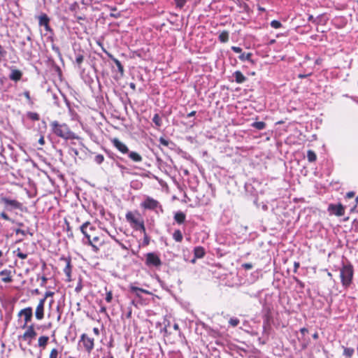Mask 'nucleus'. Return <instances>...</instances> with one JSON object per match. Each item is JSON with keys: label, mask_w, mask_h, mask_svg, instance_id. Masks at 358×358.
<instances>
[{"label": "nucleus", "mask_w": 358, "mask_h": 358, "mask_svg": "<svg viewBox=\"0 0 358 358\" xmlns=\"http://www.w3.org/2000/svg\"><path fill=\"white\" fill-rule=\"evenodd\" d=\"M112 144L113 146L118 150L122 154H127L129 153V148L127 146L126 144H124L123 142H122L120 140H119L117 138H113L111 140Z\"/></svg>", "instance_id": "obj_10"}, {"label": "nucleus", "mask_w": 358, "mask_h": 358, "mask_svg": "<svg viewBox=\"0 0 358 358\" xmlns=\"http://www.w3.org/2000/svg\"><path fill=\"white\" fill-rule=\"evenodd\" d=\"M301 332L304 334L306 332H308V329L306 328H302L301 329Z\"/></svg>", "instance_id": "obj_55"}, {"label": "nucleus", "mask_w": 358, "mask_h": 358, "mask_svg": "<svg viewBox=\"0 0 358 358\" xmlns=\"http://www.w3.org/2000/svg\"><path fill=\"white\" fill-rule=\"evenodd\" d=\"M15 233L17 234H22V236H25L27 234H29L30 236H32L33 234L31 233V232H29V231H27L25 230H22V229H17L15 230Z\"/></svg>", "instance_id": "obj_38"}, {"label": "nucleus", "mask_w": 358, "mask_h": 358, "mask_svg": "<svg viewBox=\"0 0 358 358\" xmlns=\"http://www.w3.org/2000/svg\"><path fill=\"white\" fill-rule=\"evenodd\" d=\"M159 205V202L150 197V196H148L146 197V199H145V201L141 203V207L145 208V209H150V210H153L155 208H156Z\"/></svg>", "instance_id": "obj_11"}, {"label": "nucleus", "mask_w": 358, "mask_h": 358, "mask_svg": "<svg viewBox=\"0 0 358 358\" xmlns=\"http://www.w3.org/2000/svg\"><path fill=\"white\" fill-rule=\"evenodd\" d=\"M45 299H40L36 308L35 316L38 320H41L44 317Z\"/></svg>", "instance_id": "obj_13"}, {"label": "nucleus", "mask_w": 358, "mask_h": 358, "mask_svg": "<svg viewBox=\"0 0 358 358\" xmlns=\"http://www.w3.org/2000/svg\"><path fill=\"white\" fill-rule=\"evenodd\" d=\"M52 132L57 136L64 139H76V135L71 131L66 124H59L57 121H53L50 123Z\"/></svg>", "instance_id": "obj_2"}, {"label": "nucleus", "mask_w": 358, "mask_h": 358, "mask_svg": "<svg viewBox=\"0 0 358 358\" xmlns=\"http://www.w3.org/2000/svg\"><path fill=\"white\" fill-rule=\"evenodd\" d=\"M17 315L18 317H24V322L22 328L25 329L28 326L27 324L31 320L33 315L32 308L31 307L23 308L18 313Z\"/></svg>", "instance_id": "obj_8"}, {"label": "nucleus", "mask_w": 358, "mask_h": 358, "mask_svg": "<svg viewBox=\"0 0 358 358\" xmlns=\"http://www.w3.org/2000/svg\"><path fill=\"white\" fill-rule=\"evenodd\" d=\"M313 337L314 339H317L318 338V334L317 333H315L313 335Z\"/></svg>", "instance_id": "obj_58"}, {"label": "nucleus", "mask_w": 358, "mask_h": 358, "mask_svg": "<svg viewBox=\"0 0 358 358\" xmlns=\"http://www.w3.org/2000/svg\"><path fill=\"white\" fill-rule=\"evenodd\" d=\"M328 210L336 216H342L345 213V208L341 204H330Z\"/></svg>", "instance_id": "obj_12"}, {"label": "nucleus", "mask_w": 358, "mask_h": 358, "mask_svg": "<svg viewBox=\"0 0 358 358\" xmlns=\"http://www.w3.org/2000/svg\"><path fill=\"white\" fill-rule=\"evenodd\" d=\"M355 196L354 192H349L347 193L346 196L349 199L352 198Z\"/></svg>", "instance_id": "obj_49"}, {"label": "nucleus", "mask_w": 358, "mask_h": 358, "mask_svg": "<svg viewBox=\"0 0 358 358\" xmlns=\"http://www.w3.org/2000/svg\"><path fill=\"white\" fill-rule=\"evenodd\" d=\"M2 255V251L0 250V257Z\"/></svg>", "instance_id": "obj_64"}, {"label": "nucleus", "mask_w": 358, "mask_h": 358, "mask_svg": "<svg viewBox=\"0 0 358 358\" xmlns=\"http://www.w3.org/2000/svg\"><path fill=\"white\" fill-rule=\"evenodd\" d=\"M80 229L87 238L88 244L92 247L94 251L97 252L99 249V246L101 245L104 241L101 239V236L96 231V227L90 222H86L80 226Z\"/></svg>", "instance_id": "obj_1"}, {"label": "nucleus", "mask_w": 358, "mask_h": 358, "mask_svg": "<svg viewBox=\"0 0 358 358\" xmlns=\"http://www.w3.org/2000/svg\"><path fill=\"white\" fill-rule=\"evenodd\" d=\"M295 267L297 268L299 266V263H295Z\"/></svg>", "instance_id": "obj_61"}, {"label": "nucleus", "mask_w": 358, "mask_h": 358, "mask_svg": "<svg viewBox=\"0 0 358 358\" xmlns=\"http://www.w3.org/2000/svg\"><path fill=\"white\" fill-rule=\"evenodd\" d=\"M22 77V72L18 69L12 68L10 69V73L9 75V78L15 82H17L21 80Z\"/></svg>", "instance_id": "obj_15"}, {"label": "nucleus", "mask_w": 358, "mask_h": 358, "mask_svg": "<svg viewBox=\"0 0 358 358\" xmlns=\"http://www.w3.org/2000/svg\"><path fill=\"white\" fill-rule=\"evenodd\" d=\"M343 355L344 356H346V357H350L353 355L354 352H355V350L353 348H345V347H343Z\"/></svg>", "instance_id": "obj_27"}, {"label": "nucleus", "mask_w": 358, "mask_h": 358, "mask_svg": "<svg viewBox=\"0 0 358 358\" xmlns=\"http://www.w3.org/2000/svg\"><path fill=\"white\" fill-rule=\"evenodd\" d=\"M94 332L96 334H99V329L97 328H94Z\"/></svg>", "instance_id": "obj_60"}, {"label": "nucleus", "mask_w": 358, "mask_h": 358, "mask_svg": "<svg viewBox=\"0 0 358 358\" xmlns=\"http://www.w3.org/2000/svg\"><path fill=\"white\" fill-rule=\"evenodd\" d=\"M38 143L41 145H44L45 143V140H44V137L43 136H41L39 140H38Z\"/></svg>", "instance_id": "obj_50"}, {"label": "nucleus", "mask_w": 358, "mask_h": 358, "mask_svg": "<svg viewBox=\"0 0 358 358\" xmlns=\"http://www.w3.org/2000/svg\"><path fill=\"white\" fill-rule=\"evenodd\" d=\"M235 80L238 83H243L246 80V78L244 76V75L239 71H236L234 73Z\"/></svg>", "instance_id": "obj_20"}, {"label": "nucleus", "mask_w": 358, "mask_h": 358, "mask_svg": "<svg viewBox=\"0 0 358 358\" xmlns=\"http://www.w3.org/2000/svg\"><path fill=\"white\" fill-rule=\"evenodd\" d=\"M173 328H174V329H175V330H178V329H179V326H178V324H175L173 325Z\"/></svg>", "instance_id": "obj_57"}, {"label": "nucleus", "mask_w": 358, "mask_h": 358, "mask_svg": "<svg viewBox=\"0 0 358 358\" xmlns=\"http://www.w3.org/2000/svg\"><path fill=\"white\" fill-rule=\"evenodd\" d=\"M79 345L83 347L87 352H90L94 348V338L88 335L83 334L79 341Z\"/></svg>", "instance_id": "obj_6"}, {"label": "nucleus", "mask_w": 358, "mask_h": 358, "mask_svg": "<svg viewBox=\"0 0 358 358\" xmlns=\"http://www.w3.org/2000/svg\"><path fill=\"white\" fill-rule=\"evenodd\" d=\"M242 266H243L244 268H245V269H247V270H249V269H251V268H252V264H250V263H245V264H243L242 265Z\"/></svg>", "instance_id": "obj_43"}, {"label": "nucleus", "mask_w": 358, "mask_h": 358, "mask_svg": "<svg viewBox=\"0 0 358 358\" xmlns=\"http://www.w3.org/2000/svg\"><path fill=\"white\" fill-rule=\"evenodd\" d=\"M356 202L358 203V196L356 197Z\"/></svg>", "instance_id": "obj_62"}, {"label": "nucleus", "mask_w": 358, "mask_h": 358, "mask_svg": "<svg viewBox=\"0 0 358 358\" xmlns=\"http://www.w3.org/2000/svg\"><path fill=\"white\" fill-rule=\"evenodd\" d=\"M146 264L149 266L157 267L162 264V262L156 254L150 252L146 255Z\"/></svg>", "instance_id": "obj_9"}, {"label": "nucleus", "mask_w": 358, "mask_h": 358, "mask_svg": "<svg viewBox=\"0 0 358 358\" xmlns=\"http://www.w3.org/2000/svg\"><path fill=\"white\" fill-rule=\"evenodd\" d=\"M340 276L343 286L348 287L351 284L353 277V268L351 265H344L341 269Z\"/></svg>", "instance_id": "obj_4"}, {"label": "nucleus", "mask_w": 358, "mask_h": 358, "mask_svg": "<svg viewBox=\"0 0 358 358\" xmlns=\"http://www.w3.org/2000/svg\"><path fill=\"white\" fill-rule=\"evenodd\" d=\"M307 76H308V75H305V74H299V78H306Z\"/></svg>", "instance_id": "obj_56"}, {"label": "nucleus", "mask_w": 358, "mask_h": 358, "mask_svg": "<svg viewBox=\"0 0 358 358\" xmlns=\"http://www.w3.org/2000/svg\"><path fill=\"white\" fill-rule=\"evenodd\" d=\"M66 265L64 268V272L69 279L71 278V261L69 259H65Z\"/></svg>", "instance_id": "obj_23"}, {"label": "nucleus", "mask_w": 358, "mask_h": 358, "mask_svg": "<svg viewBox=\"0 0 358 358\" xmlns=\"http://www.w3.org/2000/svg\"><path fill=\"white\" fill-rule=\"evenodd\" d=\"M229 323L232 327H236L239 324V320L237 318H231L229 321Z\"/></svg>", "instance_id": "obj_37"}, {"label": "nucleus", "mask_w": 358, "mask_h": 358, "mask_svg": "<svg viewBox=\"0 0 358 358\" xmlns=\"http://www.w3.org/2000/svg\"><path fill=\"white\" fill-rule=\"evenodd\" d=\"M27 117L32 120H34V121H36V120H39V115L36 113H34V112H29L27 113Z\"/></svg>", "instance_id": "obj_32"}, {"label": "nucleus", "mask_w": 358, "mask_h": 358, "mask_svg": "<svg viewBox=\"0 0 358 358\" xmlns=\"http://www.w3.org/2000/svg\"><path fill=\"white\" fill-rule=\"evenodd\" d=\"M113 299V294H112V292L111 291H108L106 292V301L108 302V303H110L111 301Z\"/></svg>", "instance_id": "obj_40"}, {"label": "nucleus", "mask_w": 358, "mask_h": 358, "mask_svg": "<svg viewBox=\"0 0 358 358\" xmlns=\"http://www.w3.org/2000/svg\"><path fill=\"white\" fill-rule=\"evenodd\" d=\"M0 276H1V280L4 282H10L12 278L10 275V271L8 270H3L0 272Z\"/></svg>", "instance_id": "obj_16"}, {"label": "nucleus", "mask_w": 358, "mask_h": 358, "mask_svg": "<svg viewBox=\"0 0 358 358\" xmlns=\"http://www.w3.org/2000/svg\"><path fill=\"white\" fill-rule=\"evenodd\" d=\"M53 294H54V293L52 292H47L45 293V296L42 299H45V301L48 297L52 296Z\"/></svg>", "instance_id": "obj_46"}, {"label": "nucleus", "mask_w": 358, "mask_h": 358, "mask_svg": "<svg viewBox=\"0 0 358 358\" xmlns=\"http://www.w3.org/2000/svg\"><path fill=\"white\" fill-rule=\"evenodd\" d=\"M152 122L157 127H160L162 124V119L158 114H155L152 118Z\"/></svg>", "instance_id": "obj_30"}, {"label": "nucleus", "mask_w": 358, "mask_h": 358, "mask_svg": "<svg viewBox=\"0 0 358 358\" xmlns=\"http://www.w3.org/2000/svg\"><path fill=\"white\" fill-rule=\"evenodd\" d=\"M125 217L133 228L141 231L144 234H146L143 219L138 212L129 211L126 213Z\"/></svg>", "instance_id": "obj_3"}, {"label": "nucleus", "mask_w": 358, "mask_h": 358, "mask_svg": "<svg viewBox=\"0 0 358 358\" xmlns=\"http://www.w3.org/2000/svg\"><path fill=\"white\" fill-rule=\"evenodd\" d=\"M59 352L57 348H53L51 350L49 358H58Z\"/></svg>", "instance_id": "obj_33"}, {"label": "nucleus", "mask_w": 358, "mask_h": 358, "mask_svg": "<svg viewBox=\"0 0 358 358\" xmlns=\"http://www.w3.org/2000/svg\"><path fill=\"white\" fill-rule=\"evenodd\" d=\"M252 127L258 130H262L266 127V123L264 122H255L252 124Z\"/></svg>", "instance_id": "obj_29"}, {"label": "nucleus", "mask_w": 358, "mask_h": 358, "mask_svg": "<svg viewBox=\"0 0 358 358\" xmlns=\"http://www.w3.org/2000/svg\"><path fill=\"white\" fill-rule=\"evenodd\" d=\"M103 358H113V356L112 353L110 352V351H108L104 353Z\"/></svg>", "instance_id": "obj_44"}, {"label": "nucleus", "mask_w": 358, "mask_h": 358, "mask_svg": "<svg viewBox=\"0 0 358 358\" xmlns=\"http://www.w3.org/2000/svg\"><path fill=\"white\" fill-rule=\"evenodd\" d=\"M251 57H252V53L248 52V53H242L241 55H239L238 58L241 61L247 60V61L252 62V60L251 59Z\"/></svg>", "instance_id": "obj_26"}, {"label": "nucleus", "mask_w": 358, "mask_h": 358, "mask_svg": "<svg viewBox=\"0 0 358 358\" xmlns=\"http://www.w3.org/2000/svg\"><path fill=\"white\" fill-rule=\"evenodd\" d=\"M232 50L236 53H241L242 52V49L239 47L233 46L231 48Z\"/></svg>", "instance_id": "obj_45"}, {"label": "nucleus", "mask_w": 358, "mask_h": 358, "mask_svg": "<svg viewBox=\"0 0 358 358\" xmlns=\"http://www.w3.org/2000/svg\"><path fill=\"white\" fill-rule=\"evenodd\" d=\"M47 280H48L47 278H46V277H45V276H43V277L41 278V286H42V287L45 286V284H46V282H47Z\"/></svg>", "instance_id": "obj_48"}, {"label": "nucleus", "mask_w": 358, "mask_h": 358, "mask_svg": "<svg viewBox=\"0 0 358 358\" xmlns=\"http://www.w3.org/2000/svg\"><path fill=\"white\" fill-rule=\"evenodd\" d=\"M0 202L4 204L5 207L8 210H12L13 209H19L22 210V204L15 199H10L8 197L1 196L0 197Z\"/></svg>", "instance_id": "obj_5"}, {"label": "nucleus", "mask_w": 358, "mask_h": 358, "mask_svg": "<svg viewBox=\"0 0 358 358\" xmlns=\"http://www.w3.org/2000/svg\"><path fill=\"white\" fill-rule=\"evenodd\" d=\"M0 216L1 217H2L3 219H4L5 220H8V221H10L11 219L7 215L6 213H5L4 212H2L1 214H0Z\"/></svg>", "instance_id": "obj_41"}, {"label": "nucleus", "mask_w": 358, "mask_h": 358, "mask_svg": "<svg viewBox=\"0 0 358 358\" xmlns=\"http://www.w3.org/2000/svg\"><path fill=\"white\" fill-rule=\"evenodd\" d=\"M22 251L20 248H17L16 250L13 251V254H15L16 256L18 255V253H21Z\"/></svg>", "instance_id": "obj_51"}, {"label": "nucleus", "mask_w": 358, "mask_h": 358, "mask_svg": "<svg viewBox=\"0 0 358 358\" xmlns=\"http://www.w3.org/2000/svg\"><path fill=\"white\" fill-rule=\"evenodd\" d=\"M50 18L48 16L43 13L38 17V24L41 27H44L46 31H50L51 29L49 26Z\"/></svg>", "instance_id": "obj_14"}, {"label": "nucleus", "mask_w": 358, "mask_h": 358, "mask_svg": "<svg viewBox=\"0 0 358 358\" xmlns=\"http://www.w3.org/2000/svg\"><path fill=\"white\" fill-rule=\"evenodd\" d=\"M49 337L47 336H41L38 338V347L45 349L48 345Z\"/></svg>", "instance_id": "obj_19"}, {"label": "nucleus", "mask_w": 358, "mask_h": 358, "mask_svg": "<svg viewBox=\"0 0 358 358\" xmlns=\"http://www.w3.org/2000/svg\"><path fill=\"white\" fill-rule=\"evenodd\" d=\"M127 154L129 155V157L134 162H141L143 160V158L141 156V155L136 152H129V153Z\"/></svg>", "instance_id": "obj_18"}, {"label": "nucleus", "mask_w": 358, "mask_h": 358, "mask_svg": "<svg viewBox=\"0 0 358 358\" xmlns=\"http://www.w3.org/2000/svg\"><path fill=\"white\" fill-rule=\"evenodd\" d=\"M174 219L178 224H182L185 220V215L182 212H178L175 214Z\"/></svg>", "instance_id": "obj_21"}, {"label": "nucleus", "mask_w": 358, "mask_h": 358, "mask_svg": "<svg viewBox=\"0 0 358 358\" xmlns=\"http://www.w3.org/2000/svg\"><path fill=\"white\" fill-rule=\"evenodd\" d=\"M19 226H22V223H18L17 224Z\"/></svg>", "instance_id": "obj_63"}, {"label": "nucleus", "mask_w": 358, "mask_h": 358, "mask_svg": "<svg viewBox=\"0 0 358 358\" xmlns=\"http://www.w3.org/2000/svg\"><path fill=\"white\" fill-rule=\"evenodd\" d=\"M103 160H104V157L102 155H97L95 156L94 161L97 164H101L103 162Z\"/></svg>", "instance_id": "obj_36"}, {"label": "nucleus", "mask_w": 358, "mask_h": 358, "mask_svg": "<svg viewBox=\"0 0 358 358\" xmlns=\"http://www.w3.org/2000/svg\"><path fill=\"white\" fill-rule=\"evenodd\" d=\"M130 289L138 297H140V292L148 294H151L149 291H148L146 289H142V288H139V287H135L134 285H131L130 286Z\"/></svg>", "instance_id": "obj_17"}, {"label": "nucleus", "mask_w": 358, "mask_h": 358, "mask_svg": "<svg viewBox=\"0 0 358 358\" xmlns=\"http://www.w3.org/2000/svg\"><path fill=\"white\" fill-rule=\"evenodd\" d=\"M129 86H130V87H131L132 90H134L136 89V85H135V84H134V83H131L129 84Z\"/></svg>", "instance_id": "obj_54"}, {"label": "nucleus", "mask_w": 358, "mask_h": 358, "mask_svg": "<svg viewBox=\"0 0 358 358\" xmlns=\"http://www.w3.org/2000/svg\"><path fill=\"white\" fill-rule=\"evenodd\" d=\"M307 158L309 162H313L316 160L317 157L313 150H309L307 152Z\"/></svg>", "instance_id": "obj_28"}, {"label": "nucleus", "mask_w": 358, "mask_h": 358, "mask_svg": "<svg viewBox=\"0 0 358 358\" xmlns=\"http://www.w3.org/2000/svg\"><path fill=\"white\" fill-rule=\"evenodd\" d=\"M99 312L101 313H106V308L105 306H101Z\"/></svg>", "instance_id": "obj_52"}, {"label": "nucleus", "mask_w": 358, "mask_h": 358, "mask_svg": "<svg viewBox=\"0 0 358 358\" xmlns=\"http://www.w3.org/2000/svg\"><path fill=\"white\" fill-rule=\"evenodd\" d=\"M33 293L38 294H39V290L38 289H36L33 290Z\"/></svg>", "instance_id": "obj_59"}, {"label": "nucleus", "mask_w": 358, "mask_h": 358, "mask_svg": "<svg viewBox=\"0 0 358 358\" xmlns=\"http://www.w3.org/2000/svg\"><path fill=\"white\" fill-rule=\"evenodd\" d=\"M17 257H18L19 258H20L22 259H25L27 258V254L22 252L21 253H18Z\"/></svg>", "instance_id": "obj_42"}, {"label": "nucleus", "mask_w": 358, "mask_h": 358, "mask_svg": "<svg viewBox=\"0 0 358 358\" xmlns=\"http://www.w3.org/2000/svg\"><path fill=\"white\" fill-rule=\"evenodd\" d=\"M176 6L179 8H182L186 3L187 0H174Z\"/></svg>", "instance_id": "obj_39"}, {"label": "nucleus", "mask_w": 358, "mask_h": 358, "mask_svg": "<svg viewBox=\"0 0 358 358\" xmlns=\"http://www.w3.org/2000/svg\"><path fill=\"white\" fill-rule=\"evenodd\" d=\"M194 252L196 258H202L205 255L204 249L202 247L195 248Z\"/></svg>", "instance_id": "obj_22"}, {"label": "nucleus", "mask_w": 358, "mask_h": 358, "mask_svg": "<svg viewBox=\"0 0 358 358\" xmlns=\"http://www.w3.org/2000/svg\"><path fill=\"white\" fill-rule=\"evenodd\" d=\"M114 63L115 64L118 71L122 73L124 72V68H123V66L122 65L121 62L117 59H115V58H113V59Z\"/></svg>", "instance_id": "obj_31"}, {"label": "nucleus", "mask_w": 358, "mask_h": 358, "mask_svg": "<svg viewBox=\"0 0 358 358\" xmlns=\"http://www.w3.org/2000/svg\"><path fill=\"white\" fill-rule=\"evenodd\" d=\"M219 40L222 43H226L229 41V32L227 31H222L219 35Z\"/></svg>", "instance_id": "obj_24"}, {"label": "nucleus", "mask_w": 358, "mask_h": 358, "mask_svg": "<svg viewBox=\"0 0 358 358\" xmlns=\"http://www.w3.org/2000/svg\"><path fill=\"white\" fill-rule=\"evenodd\" d=\"M173 238L176 242H181L182 241V234L180 230H176L173 234Z\"/></svg>", "instance_id": "obj_25"}, {"label": "nucleus", "mask_w": 358, "mask_h": 358, "mask_svg": "<svg viewBox=\"0 0 358 358\" xmlns=\"http://www.w3.org/2000/svg\"><path fill=\"white\" fill-rule=\"evenodd\" d=\"M195 114H196V111H192L191 113H189L187 115V117H192V116H194Z\"/></svg>", "instance_id": "obj_53"}, {"label": "nucleus", "mask_w": 358, "mask_h": 358, "mask_svg": "<svg viewBox=\"0 0 358 358\" xmlns=\"http://www.w3.org/2000/svg\"><path fill=\"white\" fill-rule=\"evenodd\" d=\"M76 60L77 64H81L83 61V56H82V55L78 56L76 57Z\"/></svg>", "instance_id": "obj_47"}, {"label": "nucleus", "mask_w": 358, "mask_h": 358, "mask_svg": "<svg viewBox=\"0 0 358 358\" xmlns=\"http://www.w3.org/2000/svg\"><path fill=\"white\" fill-rule=\"evenodd\" d=\"M271 26L274 29H279L282 27V24L278 20H273L271 22Z\"/></svg>", "instance_id": "obj_35"}, {"label": "nucleus", "mask_w": 358, "mask_h": 358, "mask_svg": "<svg viewBox=\"0 0 358 358\" xmlns=\"http://www.w3.org/2000/svg\"><path fill=\"white\" fill-rule=\"evenodd\" d=\"M36 332L34 329V324L26 327L24 333L19 337L20 339L27 341L28 344H31V341L36 337Z\"/></svg>", "instance_id": "obj_7"}, {"label": "nucleus", "mask_w": 358, "mask_h": 358, "mask_svg": "<svg viewBox=\"0 0 358 358\" xmlns=\"http://www.w3.org/2000/svg\"><path fill=\"white\" fill-rule=\"evenodd\" d=\"M23 95L24 96V97L27 100V102H28L29 104H30V105H33L34 104V102H33L32 99H31V96H30L29 91H24L23 92Z\"/></svg>", "instance_id": "obj_34"}]
</instances>
